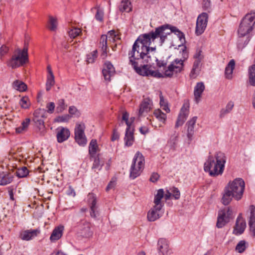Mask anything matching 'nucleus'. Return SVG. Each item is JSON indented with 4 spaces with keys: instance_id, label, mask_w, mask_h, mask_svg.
<instances>
[{
    "instance_id": "5fc2aeb1",
    "label": "nucleus",
    "mask_w": 255,
    "mask_h": 255,
    "mask_svg": "<svg viewBox=\"0 0 255 255\" xmlns=\"http://www.w3.org/2000/svg\"><path fill=\"white\" fill-rule=\"evenodd\" d=\"M71 118V116L68 114H66L57 117L55 119V122L58 123L67 122Z\"/></svg>"
},
{
    "instance_id": "864d4df0",
    "label": "nucleus",
    "mask_w": 255,
    "mask_h": 255,
    "mask_svg": "<svg viewBox=\"0 0 255 255\" xmlns=\"http://www.w3.org/2000/svg\"><path fill=\"white\" fill-rule=\"evenodd\" d=\"M97 57V51L95 50L91 53L87 55V62L88 63H92L94 62L95 59Z\"/></svg>"
},
{
    "instance_id": "f3484780",
    "label": "nucleus",
    "mask_w": 255,
    "mask_h": 255,
    "mask_svg": "<svg viewBox=\"0 0 255 255\" xmlns=\"http://www.w3.org/2000/svg\"><path fill=\"white\" fill-rule=\"evenodd\" d=\"M189 114V106L183 105L181 109L180 112L178 115L177 121L175 124V128L181 126L186 120Z\"/></svg>"
},
{
    "instance_id": "e2e57ef3",
    "label": "nucleus",
    "mask_w": 255,
    "mask_h": 255,
    "mask_svg": "<svg viewBox=\"0 0 255 255\" xmlns=\"http://www.w3.org/2000/svg\"><path fill=\"white\" fill-rule=\"evenodd\" d=\"M187 127V136L189 139H191L194 134V127L191 126H188Z\"/></svg>"
},
{
    "instance_id": "473e14b6",
    "label": "nucleus",
    "mask_w": 255,
    "mask_h": 255,
    "mask_svg": "<svg viewBox=\"0 0 255 255\" xmlns=\"http://www.w3.org/2000/svg\"><path fill=\"white\" fill-rule=\"evenodd\" d=\"M12 86L14 89L19 91L24 92L27 89V85L22 81L20 80H15L13 82Z\"/></svg>"
},
{
    "instance_id": "20e7f679",
    "label": "nucleus",
    "mask_w": 255,
    "mask_h": 255,
    "mask_svg": "<svg viewBox=\"0 0 255 255\" xmlns=\"http://www.w3.org/2000/svg\"><path fill=\"white\" fill-rule=\"evenodd\" d=\"M182 59H176L168 65L167 69H164L165 70V75L166 77L171 78L174 74L181 72L183 69L184 61L187 59L188 54L186 50V47H184L182 50Z\"/></svg>"
},
{
    "instance_id": "37998d69",
    "label": "nucleus",
    "mask_w": 255,
    "mask_h": 255,
    "mask_svg": "<svg viewBox=\"0 0 255 255\" xmlns=\"http://www.w3.org/2000/svg\"><path fill=\"white\" fill-rule=\"evenodd\" d=\"M29 173V171L26 167L23 166L21 168H18L16 172V175L19 178L26 177Z\"/></svg>"
},
{
    "instance_id": "1a4fd4ad",
    "label": "nucleus",
    "mask_w": 255,
    "mask_h": 255,
    "mask_svg": "<svg viewBox=\"0 0 255 255\" xmlns=\"http://www.w3.org/2000/svg\"><path fill=\"white\" fill-rule=\"evenodd\" d=\"M232 218V211L230 208L228 207L227 209H224L219 211L216 227L218 228L224 227L230 221Z\"/></svg>"
},
{
    "instance_id": "c9c22d12",
    "label": "nucleus",
    "mask_w": 255,
    "mask_h": 255,
    "mask_svg": "<svg viewBox=\"0 0 255 255\" xmlns=\"http://www.w3.org/2000/svg\"><path fill=\"white\" fill-rule=\"evenodd\" d=\"M153 114L156 118L162 124H165L167 116L165 114L163 113L161 110L158 109L154 110Z\"/></svg>"
},
{
    "instance_id": "f257e3e1",
    "label": "nucleus",
    "mask_w": 255,
    "mask_h": 255,
    "mask_svg": "<svg viewBox=\"0 0 255 255\" xmlns=\"http://www.w3.org/2000/svg\"><path fill=\"white\" fill-rule=\"evenodd\" d=\"M146 48H141L136 42H134L132 49L128 52L129 64L132 66L135 72L141 71V65L139 66L138 61L141 60L142 63H150L153 54L147 52Z\"/></svg>"
},
{
    "instance_id": "09e8293b",
    "label": "nucleus",
    "mask_w": 255,
    "mask_h": 255,
    "mask_svg": "<svg viewBox=\"0 0 255 255\" xmlns=\"http://www.w3.org/2000/svg\"><path fill=\"white\" fill-rule=\"evenodd\" d=\"M55 80L54 76H47V81L46 83V90L47 91H49L51 87L54 85Z\"/></svg>"
},
{
    "instance_id": "ea45409f",
    "label": "nucleus",
    "mask_w": 255,
    "mask_h": 255,
    "mask_svg": "<svg viewBox=\"0 0 255 255\" xmlns=\"http://www.w3.org/2000/svg\"><path fill=\"white\" fill-rule=\"evenodd\" d=\"M159 98H160V107L166 113H169L170 110L168 107V103L167 101L164 99L161 92H160Z\"/></svg>"
},
{
    "instance_id": "5701e85b",
    "label": "nucleus",
    "mask_w": 255,
    "mask_h": 255,
    "mask_svg": "<svg viewBox=\"0 0 255 255\" xmlns=\"http://www.w3.org/2000/svg\"><path fill=\"white\" fill-rule=\"evenodd\" d=\"M39 233L40 231L37 229L28 230L21 233L20 237L22 240L29 241L33 238L36 237Z\"/></svg>"
},
{
    "instance_id": "72a5a7b5",
    "label": "nucleus",
    "mask_w": 255,
    "mask_h": 255,
    "mask_svg": "<svg viewBox=\"0 0 255 255\" xmlns=\"http://www.w3.org/2000/svg\"><path fill=\"white\" fill-rule=\"evenodd\" d=\"M250 39L249 37H245L239 35L237 42V46L238 49L242 50L249 43Z\"/></svg>"
},
{
    "instance_id": "6ab92c4d",
    "label": "nucleus",
    "mask_w": 255,
    "mask_h": 255,
    "mask_svg": "<svg viewBox=\"0 0 255 255\" xmlns=\"http://www.w3.org/2000/svg\"><path fill=\"white\" fill-rule=\"evenodd\" d=\"M70 135V132L67 128L59 127L57 129L56 137L59 143H62L66 140Z\"/></svg>"
},
{
    "instance_id": "3c124183",
    "label": "nucleus",
    "mask_w": 255,
    "mask_h": 255,
    "mask_svg": "<svg viewBox=\"0 0 255 255\" xmlns=\"http://www.w3.org/2000/svg\"><path fill=\"white\" fill-rule=\"evenodd\" d=\"M30 122L29 118H26L21 124V127L16 128V131L20 133L27 128Z\"/></svg>"
},
{
    "instance_id": "680f3d73",
    "label": "nucleus",
    "mask_w": 255,
    "mask_h": 255,
    "mask_svg": "<svg viewBox=\"0 0 255 255\" xmlns=\"http://www.w3.org/2000/svg\"><path fill=\"white\" fill-rule=\"evenodd\" d=\"M46 107L47 109L46 113L52 114L55 108V104L53 102L48 103L47 104Z\"/></svg>"
},
{
    "instance_id": "052dcab7",
    "label": "nucleus",
    "mask_w": 255,
    "mask_h": 255,
    "mask_svg": "<svg viewBox=\"0 0 255 255\" xmlns=\"http://www.w3.org/2000/svg\"><path fill=\"white\" fill-rule=\"evenodd\" d=\"M69 113L72 116L75 115L78 116L80 115L79 111H78L77 108L74 106L69 107Z\"/></svg>"
},
{
    "instance_id": "2f4dec72",
    "label": "nucleus",
    "mask_w": 255,
    "mask_h": 255,
    "mask_svg": "<svg viewBox=\"0 0 255 255\" xmlns=\"http://www.w3.org/2000/svg\"><path fill=\"white\" fill-rule=\"evenodd\" d=\"M249 83L253 86H255V64L249 68Z\"/></svg>"
},
{
    "instance_id": "f8f14e48",
    "label": "nucleus",
    "mask_w": 255,
    "mask_h": 255,
    "mask_svg": "<svg viewBox=\"0 0 255 255\" xmlns=\"http://www.w3.org/2000/svg\"><path fill=\"white\" fill-rule=\"evenodd\" d=\"M84 124H77L75 129V139L80 145L84 146L87 143L86 137L84 134Z\"/></svg>"
},
{
    "instance_id": "e433bc0d",
    "label": "nucleus",
    "mask_w": 255,
    "mask_h": 255,
    "mask_svg": "<svg viewBox=\"0 0 255 255\" xmlns=\"http://www.w3.org/2000/svg\"><path fill=\"white\" fill-rule=\"evenodd\" d=\"M98 148L96 139H93L90 141L89 146V152L92 157L94 156Z\"/></svg>"
},
{
    "instance_id": "c756f323",
    "label": "nucleus",
    "mask_w": 255,
    "mask_h": 255,
    "mask_svg": "<svg viewBox=\"0 0 255 255\" xmlns=\"http://www.w3.org/2000/svg\"><path fill=\"white\" fill-rule=\"evenodd\" d=\"M164 194L163 190L160 189L157 191V194L155 195L154 203L157 208L159 207H163V204L161 203V200L163 197Z\"/></svg>"
},
{
    "instance_id": "8fccbe9b",
    "label": "nucleus",
    "mask_w": 255,
    "mask_h": 255,
    "mask_svg": "<svg viewBox=\"0 0 255 255\" xmlns=\"http://www.w3.org/2000/svg\"><path fill=\"white\" fill-rule=\"evenodd\" d=\"M33 117H36L37 118L39 117H43L46 118L47 114L46 110L44 109H38L34 111L33 113Z\"/></svg>"
},
{
    "instance_id": "39448f33",
    "label": "nucleus",
    "mask_w": 255,
    "mask_h": 255,
    "mask_svg": "<svg viewBox=\"0 0 255 255\" xmlns=\"http://www.w3.org/2000/svg\"><path fill=\"white\" fill-rule=\"evenodd\" d=\"M157 38L155 31H150L149 33H145L140 35L134 42H136V45H138L141 48H146L147 52L155 54L156 48L150 47V45L151 43V41L154 40Z\"/></svg>"
},
{
    "instance_id": "a211bd4d",
    "label": "nucleus",
    "mask_w": 255,
    "mask_h": 255,
    "mask_svg": "<svg viewBox=\"0 0 255 255\" xmlns=\"http://www.w3.org/2000/svg\"><path fill=\"white\" fill-rule=\"evenodd\" d=\"M88 202L90 205V216L95 218L97 217V198L95 195L92 193H89L88 195Z\"/></svg>"
},
{
    "instance_id": "4be33fe9",
    "label": "nucleus",
    "mask_w": 255,
    "mask_h": 255,
    "mask_svg": "<svg viewBox=\"0 0 255 255\" xmlns=\"http://www.w3.org/2000/svg\"><path fill=\"white\" fill-rule=\"evenodd\" d=\"M205 90V85L203 82H198L196 84L194 90V100L198 104L200 101L202 93Z\"/></svg>"
},
{
    "instance_id": "7ed1b4c3",
    "label": "nucleus",
    "mask_w": 255,
    "mask_h": 255,
    "mask_svg": "<svg viewBox=\"0 0 255 255\" xmlns=\"http://www.w3.org/2000/svg\"><path fill=\"white\" fill-rule=\"evenodd\" d=\"M27 51L28 48L25 46L22 50L17 49L11 59L7 62V66L12 69H15L26 63L28 61Z\"/></svg>"
},
{
    "instance_id": "c85d7f7f",
    "label": "nucleus",
    "mask_w": 255,
    "mask_h": 255,
    "mask_svg": "<svg viewBox=\"0 0 255 255\" xmlns=\"http://www.w3.org/2000/svg\"><path fill=\"white\" fill-rule=\"evenodd\" d=\"M150 100L149 99H144L140 105L138 115L142 116L144 113H147L150 109Z\"/></svg>"
},
{
    "instance_id": "338daca9",
    "label": "nucleus",
    "mask_w": 255,
    "mask_h": 255,
    "mask_svg": "<svg viewBox=\"0 0 255 255\" xmlns=\"http://www.w3.org/2000/svg\"><path fill=\"white\" fill-rule=\"evenodd\" d=\"M68 196L74 197L76 195V193L74 189L71 186H69L68 189L66 192Z\"/></svg>"
},
{
    "instance_id": "de8ad7c7",
    "label": "nucleus",
    "mask_w": 255,
    "mask_h": 255,
    "mask_svg": "<svg viewBox=\"0 0 255 255\" xmlns=\"http://www.w3.org/2000/svg\"><path fill=\"white\" fill-rule=\"evenodd\" d=\"M200 62H201V60H200L199 59H197V60L195 59V60L194 62V64H193L192 69L190 73V76L191 77H192V78L195 77V75L196 74V72L197 71H198V70H199Z\"/></svg>"
},
{
    "instance_id": "a18cd8bd",
    "label": "nucleus",
    "mask_w": 255,
    "mask_h": 255,
    "mask_svg": "<svg viewBox=\"0 0 255 255\" xmlns=\"http://www.w3.org/2000/svg\"><path fill=\"white\" fill-rule=\"evenodd\" d=\"M208 14L207 13L203 12L201 14H200L197 19L196 23H199V24H207L208 22Z\"/></svg>"
},
{
    "instance_id": "4d7b16f0",
    "label": "nucleus",
    "mask_w": 255,
    "mask_h": 255,
    "mask_svg": "<svg viewBox=\"0 0 255 255\" xmlns=\"http://www.w3.org/2000/svg\"><path fill=\"white\" fill-rule=\"evenodd\" d=\"M81 32V30L80 28H74L71 29L69 32V35L71 38H75L76 37L78 36Z\"/></svg>"
},
{
    "instance_id": "603ef678",
    "label": "nucleus",
    "mask_w": 255,
    "mask_h": 255,
    "mask_svg": "<svg viewBox=\"0 0 255 255\" xmlns=\"http://www.w3.org/2000/svg\"><path fill=\"white\" fill-rule=\"evenodd\" d=\"M207 25L199 24V23H196V30H195V33L197 35H200L201 34H202L204 30H205V28H206Z\"/></svg>"
},
{
    "instance_id": "0e129e2a",
    "label": "nucleus",
    "mask_w": 255,
    "mask_h": 255,
    "mask_svg": "<svg viewBox=\"0 0 255 255\" xmlns=\"http://www.w3.org/2000/svg\"><path fill=\"white\" fill-rule=\"evenodd\" d=\"M8 51V48L5 45H2L0 48V58H1Z\"/></svg>"
},
{
    "instance_id": "2eb2a0df",
    "label": "nucleus",
    "mask_w": 255,
    "mask_h": 255,
    "mask_svg": "<svg viewBox=\"0 0 255 255\" xmlns=\"http://www.w3.org/2000/svg\"><path fill=\"white\" fill-rule=\"evenodd\" d=\"M162 207L158 208L154 205L147 213V218L149 221L154 222L162 216L163 212L161 211Z\"/></svg>"
},
{
    "instance_id": "0eeeda50",
    "label": "nucleus",
    "mask_w": 255,
    "mask_h": 255,
    "mask_svg": "<svg viewBox=\"0 0 255 255\" xmlns=\"http://www.w3.org/2000/svg\"><path fill=\"white\" fill-rule=\"evenodd\" d=\"M144 166V158L142 154L137 151L134 155L130 169L129 177L134 179L140 174Z\"/></svg>"
},
{
    "instance_id": "dca6fc26",
    "label": "nucleus",
    "mask_w": 255,
    "mask_h": 255,
    "mask_svg": "<svg viewBox=\"0 0 255 255\" xmlns=\"http://www.w3.org/2000/svg\"><path fill=\"white\" fill-rule=\"evenodd\" d=\"M79 236L83 238H90L93 235V232L91 229V225L90 223L84 221L80 227L78 231Z\"/></svg>"
},
{
    "instance_id": "bf43d9fd",
    "label": "nucleus",
    "mask_w": 255,
    "mask_h": 255,
    "mask_svg": "<svg viewBox=\"0 0 255 255\" xmlns=\"http://www.w3.org/2000/svg\"><path fill=\"white\" fill-rule=\"evenodd\" d=\"M49 23H50V26L49 29L52 31H54L57 26V21L53 17L50 16L49 17Z\"/></svg>"
},
{
    "instance_id": "774afa93",
    "label": "nucleus",
    "mask_w": 255,
    "mask_h": 255,
    "mask_svg": "<svg viewBox=\"0 0 255 255\" xmlns=\"http://www.w3.org/2000/svg\"><path fill=\"white\" fill-rule=\"evenodd\" d=\"M202 51L201 50H197L196 53L194 56V58L196 59H199L201 60L203 58V56L202 55Z\"/></svg>"
},
{
    "instance_id": "b1692460",
    "label": "nucleus",
    "mask_w": 255,
    "mask_h": 255,
    "mask_svg": "<svg viewBox=\"0 0 255 255\" xmlns=\"http://www.w3.org/2000/svg\"><path fill=\"white\" fill-rule=\"evenodd\" d=\"M250 217L249 222V225L250 228V231L253 236L255 237V206L252 205L250 206Z\"/></svg>"
},
{
    "instance_id": "9d476101",
    "label": "nucleus",
    "mask_w": 255,
    "mask_h": 255,
    "mask_svg": "<svg viewBox=\"0 0 255 255\" xmlns=\"http://www.w3.org/2000/svg\"><path fill=\"white\" fill-rule=\"evenodd\" d=\"M173 26H170L169 24H164L155 28V32L157 37H160V43L162 44L165 41L167 36L172 31Z\"/></svg>"
},
{
    "instance_id": "bb28decb",
    "label": "nucleus",
    "mask_w": 255,
    "mask_h": 255,
    "mask_svg": "<svg viewBox=\"0 0 255 255\" xmlns=\"http://www.w3.org/2000/svg\"><path fill=\"white\" fill-rule=\"evenodd\" d=\"M233 198H235V196H233V193L229 191V190L225 187L221 199L222 203L224 205H228L230 203Z\"/></svg>"
},
{
    "instance_id": "a19ab883",
    "label": "nucleus",
    "mask_w": 255,
    "mask_h": 255,
    "mask_svg": "<svg viewBox=\"0 0 255 255\" xmlns=\"http://www.w3.org/2000/svg\"><path fill=\"white\" fill-rule=\"evenodd\" d=\"M103 165L104 162L100 161L99 156H95L92 168L95 171H100Z\"/></svg>"
},
{
    "instance_id": "a878e982",
    "label": "nucleus",
    "mask_w": 255,
    "mask_h": 255,
    "mask_svg": "<svg viewBox=\"0 0 255 255\" xmlns=\"http://www.w3.org/2000/svg\"><path fill=\"white\" fill-rule=\"evenodd\" d=\"M64 230V227L62 226L55 227L53 230L50 237L51 242H55L58 240L62 236Z\"/></svg>"
},
{
    "instance_id": "ddd939ff",
    "label": "nucleus",
    "mask_w": 255,
    "mask_h": 255,
    "mask_svg": "<svg viewBox=\"0 0 255 255\" xmlns=\"http://www.w3.org/2000/svg\"><path fill=\"white\" fill-rule=\"evenodd\" d=\"M246 228V221L242 217V214L240 213L236 220L233 233L235 235H241L244 233Z\"/></svg>"
},
{
    "instance_id": "4468645a",
    "label": "nucleus",
    "mask_w": 255,
    "mask_h": 255,
    "mask_svg": "<svg viewBox=\"0 0 255 255\" xmlns=\"http://www.w3.org/2000/svg\"><path fill=\"white\" fill-rule=\"evenodd\" d=\"M157 250L159 255H169L171 254L168 241L165 239H160L157 243Z\"/></svg>"
},
{
    "instance_id": "f03ea898",
    "label": "nucleus",
    "mask_w": 255,
    "mask_h": 255,
    "mask_svg": "<svg viewBox=\"0 0 255 255\" xmlns=\"http://www.w3.org/2000/svg\"><path fill=\"white\" fill-rule=\"evenodd\" d=\"M226 162V157L225 154L221 152L216 153L215 157L210 155L207 160L204 163V170L208 172L212 177H216L223 174L225 164Z\"/></svg>"
},
{
    "instance_id": "4c0bfd02",
    "label": "nucleus",
    "mask_w": 255,
    "mask_h": 255,
    "mask_svg": "<svg viewBox=\"0 0 255 255\" xmlns=\"http://www.w3.org/2000/svg\"><path fill=\"white\" fill-rule=\"evenodd\" d=\"M234 104L232 101H230L225 109H222L220 111V117H224L226 114L229 113L233 109Z\"/></svg>"
},
{
    "instance_id": "423d86ee",
    "label": "nucleus",
    "mask_w": 255,
    "mask_h": 255,
    "mask_svg": "<svg viewBox=\"0 0 255 255\" xmlns=\"http://www.w3.org/2000/svg\"><path fill=\"white\" fill-rule=\"evenodd\" d=\"M255 23V12L247 14L242 20L238 29L239 35L245 36L252 31Z\"/></svg>"
},
{
    "instance_id": "79ce46f5",
    "label": "nucleus",
    "mask_w": 255,
    "mask_h": 255,
    "mask_svg": "<svg viewBox=\"0 0 255 255\" xmlns=\"http://www.w3.org/2000/svg\"><path fill=\"white\" fill-rule=\"evenodd\" d=\"M57 105V106L56 108V110L57 113H62L67 107V105L65 104V100L63 99L58 100Z\"/></svg>"
},
{
    "instance_id": "aec40b11",
    "label": "nucleus",
    "mask_w": 255,
    "mask_h": 255,
    "mask_svg": "<svg viewBox=\"0 0 255 255\" xmlns=\"http://www.w3.org/2000/svg\"><path fill=\"white\" fill-rule=\"evenodd\" d=\"M115 72V68L112 63L109 61L106 62L102 71L105 80L110 81L111 77L114 75Z\"/></svg>"
},
{
    "instance_id": "58836bf2",
    "label": "nucleus",
    "mask_w": 255,
    "mask_h": 255,
    "mask_svg": "<svg viewBox=\"0 0 255 255\" xmlns=\"http://www.w3.org/2000/svg\"><path fill=\"white\" fill-rule=\"evenodd\" d=\"M32 121L34 123L35 126L38 129L40 133L43 134L45 128L44 120H36Z\"/></svg>"
},
{
    "instance_id": "69168bd1",
    "label": "nucleus",
    "mask_w": 255,
    "mask_h": 255,
    "mask_svg": "<svg viewBox=\"0 0 255 255\" xmlns=\"http://www.w3.org/2000/svg\"><path fill=\"white\" fill-rule=\"evenodd\" d=\"M159 177L160 176L157 173L153 172L151 174L149 180L151 182L154 183L159 179Z\"/></svg>"
},
{
    "instance_id": "7c9ffc66",
    "label": "nucleus",
    "mask_w": 255,
    "mask_h": 255,
    "mask_svg": "<svg viewBox=\"0 0 255 255\" xmlns=\"http://www.w3.org/2000/svg\"><path fill=\"white\" fill-rule=\"evenodd\" d=\"M131 3L129 0H123L119 5L120 11L128 12L131 10Z\"/></svg>"
},
{
    "instance_id": "6e6d98bb",
    "label": "nucleus",
    "mask_w": 255,
    "mask_h": 255,
    "mask_svg": "<svg viewBox=\"0 0 255 255\" xmlns=\"http://www.w3.org/2000/svg\"><path fill=\"white\" fill-rule=\"evenodd\" d=\"M173 29H172L173 33L177 35L179 40L182 42L185 41L184 35L183 32L179 30L176 27L173 26Z\"/></svg>"
},
{
    "instance_id": "f704fd0d",
    "label": "nucleus",
    "mask_w": 255,
    "mask_h": 255,
    "mask_svg": "<svg viewBox=\"0 0 255 255\" xmlns=\"http://www.w3.org/2000/svg\"><path fill=\"white\" fill-rule=\"evenodd\" d=\"M133 131H126L125 137V145L128 146H131L133 142L134 137H133Z\"/></svg>"
},
{
    "instance_id": "49530a36",
    "label": "nucleus",
    "mask_w": 255,
    "mask_h": 255,
    "mask_svg": "<svg viewBox=\"0 0 255 255\" xmlns=\"http://www.w3.org/2000/svg\"><path fill=\"white\" fill-rule=\"evenodd\" d=\"M19 105L23 109H28L30 107V102L27 97H23L19 101Z\"/></svg>"
},
{
    "instance_id": "cd10ccee",
    "label": "nucleus",
    "mask_w": 255,
    "mask_h": 255,
    "mask_svg": "<svg viewBox=\"0 0 255 255\" xmlns=\"http://www.w3.org/2000/svg\"><path fill=\"white\" fill-rule=\"evenodd\" d=\"M235 66V60L234 59L231 60L225 68V75L226 78L231 79L232 78L233 71Z\"/></svg>"
},
{
    "instance_id": "412c9836",
    "label": "nucleus",
    "mask_w": 255,
    "mask_h": 255,
    "mask_svg": "<svg viewBox=\"0 0 255 255\" xmlns=\"http://www.w3.org/2000/svg\"><path fill=\"white\" fill-rule=\"evenodd\" d=\"M14 178L12 173L8 171L0 172V185L5 186L11 183Z\"/></svg>"
},
{
    "instance_id": "13d9d810",
    "label": "nucleus",
    "mask_w": 255,
    "mask_h": 255,
    "mask_svg": "<svg viewBox=\"0 0 255 255\" xmlns=\"http://www.w3.org/2000/svg\"><path fill=\"white\" fill-rule=\"evenodd\" d=\"M172 196L174 198L175 200H178L180 197V192L178 189L176 187H173L170 189Z\"/></svg>"
},
{
    "instance_id": "9b49d317",
    "label": "nucleus",
    "mask_w": 255,
    "mask_h": 255,
    "mask_svg": "<svg viewBox=\"0 0 255 255\" xmlns=\"http://www.w3.org/2000/svg\"><path fill=\"white\" fill-rule=\"evenodd\" d=\"M140 72L137 71L136 72L142 76H151L155 78H164L167 77L165 75V72L161 74L158 70H152L148 67L147 64H141Z\"/></svg>"
},
{
    "instance_id": "393cba45",
    "label": "nucleus",
    "mask_w": 255,
    "mask_h": 255,
    "mask_svg": "<svg viewBox=\"0 0 255 255\" xmlns=\"http://www.w3.org/2000/svg\"><path fill=\"white\" fill-rule=\"evenodd\" d=\"M99 47L101 48L102 53L101 57L105 59L107 56V36L106 35H102L100 38L99 43Z\"/></svg>"
},
{
    "instance_id": "6e6552de",
    "label": "nucleus",
    "mask_w": 255,
    "mask_h": 255,
    "mask_svg": "<svg viewBox=\"0 0 255 255\" xmlns=\"http://www.w3.org/2000/svg\"><path fill=\"white\" fill-rule=\"evenodd\" d=\"M245 185V182L242 178H237L232 182H229L225 187L233 193L235 199L239 201L243 197Z\"/></svg>"
},
{
    "instance_id": "c03bdc74",
    "label": "nucleus",
    "mask_w": 255,
    "mask_h": 255,
    "mask_svg": "<svg viewBox=\"0 0 255 255\" xmlns=\"http://www.w3.org/2000/svg\"><path fill=\"white\" fill-rule=\"evenodd\" d=\"M248 247L247 243L244 240L240 241L236 247V251L239 253H243Z\"/></svg>"
}]
</instances>
